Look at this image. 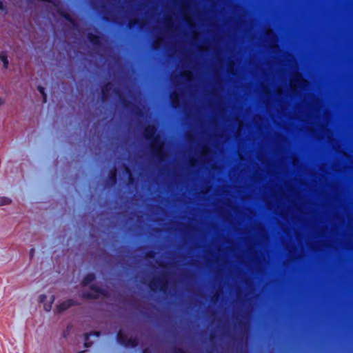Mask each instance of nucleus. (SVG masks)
<instances>
[{"label":"nucleus","mask_w":353,"mask_h":353,"mask_svg":"<svg viewBox=\"0 0 353 353\" xmlns=\"http://www.w3.org/2000/svg\"><path fill=\"white\" fill-rule=\"evenodd\" d=\"M174 8H177L179 12L181 14H185L192 8L191 0H172Z\"/></svg>","instance_id":"7"},{"label":"nucleus","mask_w":353,"mask_h":353,"mask_svg":"<svg viewBox=\"0 0 353 353\" xmlns=\"http://www.w3.org/2000/svg\"><path fill=\"white\" fill-rule=\"evenodd\" d=\"M219 297H220V296H219V294L218 292H216V293H214V295L212 296V301L213 302H214V301H216L219 300Z\"/></svg>","instance_id":"24"},{"label":"nucleus","mask_w":353,"mask_h":353,"mask_svg":"<svg viewBox=\"0 0 353 353\" xmlns=\"http://www.w3.org/2000/svg\"><path fill=\"white\" fill-rule=\"evenodd\" d=\"M171 99V104L173 108H178L180 105V100L179 97V94H173L170 97Z\"/></svg>","instance_id":"16"},{"label":"nucleus","mask_w":353,"mask_h":353,"mask_svg":"<svg viewBox=\"0 0 353 353\" xmlns=\"http://www.w3.org/2000/svg\"><path fill=\"white\" fill-rule=\"evenodd\" d=\"M157 129L153 125H150L144 128L143 136L145 140L150 141L152 153L160 161H163L166 157V153L163 150V142L158 143L159 135L157 134Z\"/></svg>","instance_id":"2"},{"label":"nucleus","mask_w":353,"mask_h":353,"mask_svg":"<svg viewBox=\"0 0 353 353\" xmlns=\"http://www.w3.org/2000/svg\"><path fill=\"white\" fill-rule=\"evenodd\" d=\"M139 345V339L137 338H128L125 346H130L132 348H135Z\"/></svg>","instance_id":"15"},{"label":"nucleus","mask_w":353,"mask_h":353,"mask_svg":"<svg viewBox=\"0 0 353 353\" xmlns=\"http://www.w3.org/2000/svg\"><path fill=\"white\" fill-rule=\"evenodd\" d=\"M72 27L77 28L80 25L88 26H116V27H145V26H185V27H209L213 29L214 27H230V26H243V27H256V23H70Z\"/></svg>","instance_id":"1"},{"label":"nucleus","mask_w":353,"mask_h":353,"mask_svg":"<svg viewBox=\"0 0 353 353\" xmlns=\"http://www.w3.org/2000/svg\"><path fill=\"white\" fill-rule=\"evenodd\" d=\"M5 103V99L3 98H0V105H3Z\"/></svg>","instance_id":"33"},{"label":"nucleus","mask_w":353,"mask_h":353,"mask_svg":"<svg viewBox=\"0 0 353 353\" xmlns=\"http://www.w3.org/2000/svg\"><path fill=\"white\" fill-rule=\"evenodd\" d=\"M168 284L166 274H163L159 278L152 279L148 283V286L152 292H157L159 290L162 292H166Z\"/></svg>","instance_id":"5"},{"label":"nucleus","mask_w":353,"mask_h":353,"mask_svg":"<svg viewBox=\"0 0 353 353\" xmlns=\"http://www.w3.org/2000/svg\"><path fill=\"white\" fill-rule=\"evenodd\" d=\"M112 83L111 82H106L101 88V99L105 101L110 97V90L113 91Z\"/></svg>","instance_id":"10"},{"label":"nucleus","mask_w":353,"mask_h":353,"mask_svg":"<svg viewBox=\"0 0 353 353\" xmlns=\"http://www.w3.org/2000/svg\"><path fill=\"white\" fill-rule=\"evenodd\" d=\"M54 300V296H52L51 302H52ZM51 304H52V303H50V304L49 305H44V308H45L46 311H47V312L50 311Z\"/></svg>","instance_id":"23"},{"label":"nucleus","mask_w":353,"mask_h":353,"mask_svg":"<svg viewBox=\"0 0 353 353\" xmlns=\"http://www.w3.org/2000/svg\"><path fill=\"white\" fill-rule=\"evenodd\" d=\"M84 352H81L80 353H83Z\"/></svg>","instance_id":"38"},{"label":"nucleus","mask_w":353,"mask_h":353,"mask_svg":"<svg viewBox=\"0 0 353 353\" xmlns=\"http://www.w3.org/2000/svg\"><path fill=\"white\" fill-rule=\"evenodd\" d=\"M96 279V276L93 273H90L86 274L82 281V285L83 286H86L90 284L92 282L94 281Z\"/></svg>","instance_id":"12"},{"label":"nucleus","mask_w":353,"mask_h":353,"mask_svg":"<svg viewBox=\"0 0 353 353\" xmlns=\"http://www.w3.org/2000/svg\"><path fill=\"white\" fill-rule=\"evenodd\" d=\"M155 255L156 252L152 251V250H150V251L145 253V256L147 259H154Z\"/></svg>","instance_id":"21"},{"label":"nucleus","mask_w":353,"mask_h":353,"mask_svg":"<svg viewBox=\"0 0 353 353\" xmlns=\"http://www.w3.org/2000/svg\"><path fill=\"white\" fill-rule=\"evenodd\" d=\"M206 1L209 3L210 8H213L214 6V0H206Z\"/></svg>","instance_id":"29"},{"label":"nucleus","mask_w":353,"mask_h":353,"mask_svg":"<svg viewBox=\"0 0 353 353\" xmlns=\"http://www.w3.org/2000/svg\"><path fill=\"white\" fill-rule=\"evenodd\" d=\"M65 19H66L68 22H70V23H71V22H77L76 21L72 19V18L70 17V14L65 15Z\"/></svg>","instance_id":"25"},{"label":"nucleus","mask_w":353,"mask_h":353,"mask_svg":"<svg viewBox=\"0 0 353 353\" xmlns=\"http://www.w3.org/2000/svg\"><path fill=\"white\" fill-rule=\"evenodd\" d=\"M0 60L3 61V68L6 69L8 68L9 65V61L6 53L1 52L0 54Z\"/></svg>","instance_id":"17"},{"label":"nucleus","mask_w":353,"mask_h":353,"mask_svg":"<svg viewBox=\"0 0 353 353\" xmlns=\"http://www.w3.org/2000/svg\"><path fill=\"white\" fill-rule=\"evenodd\" d=\"M108 179L111 185H114L117 182V173L115 169L111 170L108 173Z\"/></svg>","instance_id":"13"},{"label":"nucleus","mask_w":353,"mask_h":353,"mask_svg":"<svg viewBox=\"0 0 353 353\" xmlns=\"http://www.w3.org/2000/svg\"><path fill=\"white\" fill-rule=\"evenodd\" d=\"M37 90H38V91L40 92V94L43 97V103H46V101H47V94H46V93L45 92L44 88L42 87V85H38L37 86Z\"/></svg>","instance_id":"18"},{"label":"nucleus","mask_w":353,"mask_h":353,"mask_svg":"<svg viewBox=\"0 0 353 353\" xmlns=\"http://www.w3.org/2000/svg\"><path fill=\"white\" fill-rule=\"evenodd\" d=\"M196 163V159H194V158H191L190 159V165L191 166H194Z\"/></svg>","instance_id":"27"},{"label":"nucleus","mask_w":353,"mask_h":353,"mask_svg":"<svg viewBox=\"0 0 353 353\" xmlns=\"http://www.w3.org/2000/svg\"><path fill=\"white\" fill-rule=\"evenodd\" d=\"M79 305V302L77 301L69 299L67 300L63 301L60 304H59L57 306V311L59 313H62L66 311L68 308L71 307L72 306L78 305Z\"/></svg>","instance_id":"8"},{"label":"nucleus","mask_w":353,"mask_h":353,"mask_svg":"<svg viewBox=\"0 0 353 353\" xmlns=\"http://www.w3.org/2000/svg\"><path fill=\"white\" fill-rule=\"evenodd\" d=\"M62 24H63V25H67L68 23H62Z\"/></svg>","instance_id":"37"},{"label":"nucleus","mask_w":353,"mask_h":353,"mask_svg":"<svg viewBox=\"0 0 353 353\" xmlns=\"http://www.w3.org/2000/svg\"><path fill=\"white\" fill-rule=\"evenodd\" d=\"M141 353H152V352L150 348L146 347L141 351Z\"/></svg>","instance_id":"30"},{"label":"nucleus","mask_w":353,"mask_h":353,"mask_svg":"<svg viewBox=\"0 0 353 353\" xmlns=\"http://www.w3.org/2000/svg\"><path fill=\"white\" fill-rule=\"evenodd\" d=\"M0 10H1L3 11H6V8L4 6L3 1H2L1 0H0Z\"/></svg>","instance_id":"26"},{"label":"nucleus","mask_w":353,"mask_h":353,"mask_svg":"<svg viewBox=\"0 0 353 353\" xmlns=\"http://www.w3.org/2000/svg\"><path fill=\"white\" fill-rule=\"evenodd\" d=\"M127 339H128V337L126 336L125 333L123 332V330H119L117 334V343L125 346L126 341H127Z\"/></svg>","instance_id":"11"},{"label":"nucleus","mask_w":353,"mask_h":353,"mask_svg":"<svg viewBox=\"0 0 353 353\" xmlns=\"http://www.w3.org/2000/svg\"><path fill=\"white\" fill-rule=\"evenodd\" d=\"M81 22H89L88 21L83 20ZM91 22H97V21H92ZM101 22H223V23H234V22H245V23H256V19L253 20H236V19H223V20H214L210 16L209 20H198L192 21L188 19H183L179 21H173L170 19L157 20V21H148L143 19H128V20H117V19H110L108 17H104Z\"/></svg>","instance_id":"3"},{"label":"nucleus","mask_w":353,"mask_h":353,"mask_svg":"<svg viewBox=\"0 0 353 353\" xmlns=\"http://www.w3.org/2000/svg\"><path fill=\"white\" fill-rule=\"evenodd\" d=\"M126 171H127L128 172H130V170H129L128 168H127V169H126Z\"/></svg>","instance_id":"36"},{"label":"nucleus","mask_w":353,"mask_h":353,"mask_svg":"<svg viewBox=\"0 0 353 353\" xmlns=\"http://www.w3.org/2000/svg\"><path fill=\"white\" fill-rule=\"evenodd\" d=\"M70 329H71V325H68V327H67V330L63 331V337H66L67 336V335L68 334V332H69Z\"/></svg>","instance_id":"28"},{"label":"nucleus","mask_w":353,"mask_h":353,"mask_svg":"<svg viewBox=\"0 0 353 353\" xmlns=\"http://www.w3.org/2000/svg\"><path fill=\"white\" fill-rule=\"evenodd\" d=\"M100 335H101L100 331H91L90 333L85 334L84 335V339H85L84 345L85 347H88V346H90L92 345V343H88V340L90 336H94L99 337Z\"/></svg>","instance_id":"14"},{"label":"nucleus","mask_w":353,"mask_h":353,"mask_svg":"<svg viewBox=\"0 0 353 353\" xmlns=\"http://www.w3.org/2000/svg\"><path fill=\"white\" fill-rule=\"evenodd\" d=\"M172 352L174 353H187V352L185 350L176 347V345L172 346Z\"/></svg>","instance_id":"22"},{"label":"nucleus","mask_w":353,"mask_h":353,"mask_svg":"<svg viewBox=\"0 0 353 353\" xmlns=\"http://www.w3.org/2000/svg\"><path fill=\"white\" fill-rule=\"evenodd\" d=\"M11 202L10 199L7 196H0V206H3V205L10 204Z\"/></svg>","instance_id":"19"},{"label":"nucleus","mask_w":353,"mask_h":353,"mask_svg":"<svg viewBox=\"0 0 353 353\" xmlns=\"http://www.w3.org/2000/svg\"><path fill=\"white\" fill-rule=\"evenodd\" d=\"M90 289L92 292H84L81 294V297L84 299H98L99 295L107 296L106 291L101 287L91 284Z\"/></svg>","instance_id":"6"},{"label":"nucleus","mask_w":353,"mask_h":353,"mask_svg":"<svg viewBox=\"0 0 353 353\" xmlns=\"http://www.w3.org/2000/svg\"><path fill=\"white\" fill-rule=\"evenodd\" d=\"M41 1H43V2H48V3H51L52 1V0H40Z\"/></svg>","instance_id":"34"},{"label":"nucleus","mask_w":353,"mask_h":353,"mask_svg":"<svg viewBox=\"0 0 353 353\" xmlns=\"http://www.w3.org/2000/svg\"><path fill=\"white\" fill-rule=\"evenodd\" d=\"M50 24L52 25V26H54L56 23H50Z\"/></svg>","instance_id":"35"},{"label":"nucleus","mask_w":353,"mask_h":353,"mask_svg":"<svg viewBox=\"0 0 353 353\" xmlns=\"http://www.w3.org/2000/svg\"><path fill=\"white\" fill-rule=\"evenodd\" d=\"M46 296L45 295H41L39 296V299H40V301L41 302H43L44 300L46 299Z\"/></svg>","instance_id":"32"},{"label":"nucleus","mask_w":353,"mask_h":353,"mask_svg":"<svg viewBox=\"0 0 353 353\" xmlns=\"http://www.w3.org/2000/svg\"><path fill=\"white\" fill-rule=\"evenodd\" d=\"M113 92L116 95L118 96L119 99L120 101L121 104L124 108L125 110H130L131 107H134L133 112L138 117H141L143 115V112L140 108L135 106L132 103H131L130 100L125 98L119 89L114 88Z\"/></svg>","instance_id":"4"},{"label":"nucleus","mask_w":353,"mask_h":353,"mask_svg":"<svg viewBox=\"0 0 353 353\" xmlns=\"http://www.w3.org/2000/svg\"><path fill=\"white\" fill-rule=\"evenodd\" d=\"M34 253H35V249L33 248H30V259H32V257H33Z\"/></svg>","instance_id":"31"},{"label":"nucleus","mask_w":353,"mask_h":353,"mask_svg":"<svg viewBox=\"0 0 353 353\" xmlns=\"http://www.w3.org/2000/svg\"><path fill=\"white\" fill-rule=\"evenodd\" d=\"M87 38L90 43L95 48H101L103 45L102 43V38L97 34H94L93 32H88Z\"/></svg>","instance_id":"9"},{"label":"nucleus","mask_w":353,"mask_h":353,"mask_svg":"<svg viewBox=\"0 0 353 353\" xmlns=\"http://www.w3.org/2000/svg\"><path fill=\"white\" fill-rule=\"evenodd\" d=\"M182 77L185 79L186 81H190L192 77V73L190 70H185L183 74Z\"/></svg>","instance_id":"20"}]
</instances>
